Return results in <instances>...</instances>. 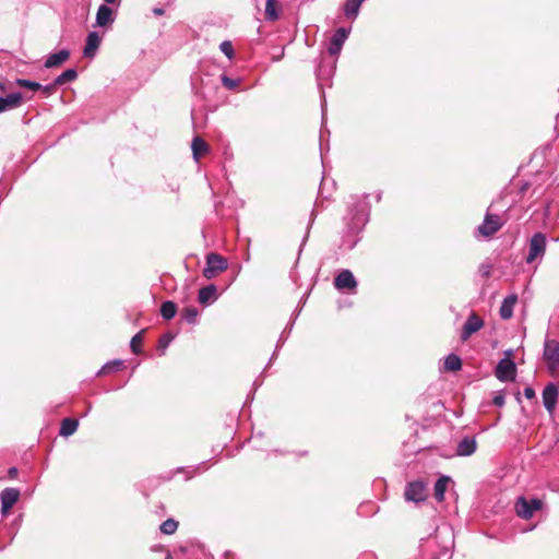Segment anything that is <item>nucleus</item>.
<instances>
[{
  "mask_svg": "<svg viewBox=\"0 0 559 559\" xmlns=\"http://www.w3.org/2000/svg\"><path fill=\"white\" fill-rule=\"evenodd\" d=\"M227 260L217 253H210L206 257V265L203 275L211 280L227 269Z\"/></svg>",
  "mask_w": 559,
  "mask_h": 559,
  "instance_id": "obj_3",
  "label": "nucleus"
},
{
  "mask_svg": "<svg viewBox=\"0 0 559 559\" xmlns=\"http://www.w3.org/2000/svg\"><path fill=\"white\" fill-rule=\"evenodd\" d=\"M219 49L229 59L231 60L235 56V52H234V48H233V44L231 41L229 40H224L221 45H219Z\"/></svg>",
  "mask_w": 559,
  "mask_h": 559,
  "instance_id": "obj_32",
  "label": "nucleus"
},
{
  "mask_svg": "<svg viewBox=\"0 0 559 559\" xmlns=\"http://www.w3.org/2000/svg\"><path fill=\"white\" fill-rule=\"evenodd\" d=\"M216 298V286L211 284L199 290L198 300L200 304L206 305Z\"/></svg>",
  "mask_w": 559,
  "mask_h": 559,
  "instance_id": "obj_20",
  "label": "nucleus"
},
{
  "mask_svg": "<svg viewBox=\"0 0 559 559\" xmlns=\"http://www.w3.org/2000/svg\"><path fill=\"white\" fill-rule=\"evenodd\" d=\"M177 306L173 301H164L160 306V314L165 320H170L176 316Z\"/></svg>",
  "mask_w": 559,
  "mask_h": 559,
  "instance_id": "obj_25",
  "label": "nucleus"
},
{
  "mask_svg": "<svg viewBox=\"0 0 559 559\" xmlns=\"http://www.w3.org/2000/svg\"><path fill=\"white\" fill-rule=\"evenodd\" d=\"M543 358L546 361L550 373L559 369V342L556 340H546L544 343Z\"/></svg>",
  "mask_w": 559,
  "mask_h": 559,
  "instance_id": "obj_1",
  "label": "nucleus"
},
{
  "mask_svg": "<svg viewBox=\"0 0 559 559\" xmlns=\"http://www.w3.org/2000/svg\"><path fill=\"white\" fill-rule=\"evenodd\" d=\"M191 150L194 160L198 162L209 151V145L200 136H195L192 140Z\"/></svg>",
  "mask_w": 559,
  "mask_h": 559,
  "instance_id": "obj_19",
  "label": "nucleus"
},
{
  "mask_svg": "<svg viewBox=\"0 0 559 559\" xmlns=\"http://www.w3.org/2000/svg\"><path fill=\"white\" fill-rule=\"evenodd\" d=\"M58 86V84H56V81H53V83L51 84H48V85H41V87L39 88V91L46 96H50L55 93L56 91V87Z\"/></svg>",
  "mask_w": 559,
  "mask_h": 559,
  "instance_id": "obj_35",
  "label": "nucleus"
},
{
  "mask_svg": "<svg viewBox=\"0 0 559 559\" xmlns=\"http://www.w3.org/2000/svg\"><path fill=\"white\" fill-rule=\"evenodd\" d=\"M171 340L173 337L170 335L163 336L160 340V346L167 347Z\"/></svg>",
  "mask_w": 559,
  "mask_h": 559,
  "instance_id": "obj_38",
  "label": "nucleus"
},
{
  "mask_svg": "<svg viewBox=\"0 0 559 559\" xmlns=\"http://www.w3.org/2000/svg\"><path fill=\"white\" fill-rule=\"evenodd\" d=\"M348 36V31L344 27L336 29L333 34L330 45L328 47V51L331 56H336L340 53L346 38Z\"/></svg>",
  "mask_w": 559,
  "mask_h": 559,
  "instance_id": "obj_9",
  "label": "nucleus"
},
{
  "mask_svg": "<svg viewBox=\"0 0 559 559\" xmlns=\"http://www.w3.org/2000/svg\"><path fill=\"white\" fill-rule=\"evenodd\" d=\"M462 368L461 358L455 354H450L444 359V369L448 371H457Z\"/></svg>",
  "mask_w": 559,
  "mask_h": 559,
  "instance_id": "obj_24",
  "label": "nucleus"
},
{
  "mask_svg": "<svg viewBox=\"0 0 559 559\" xmlns=\"http://www.w3.org/2000/svg\"><path fill=\"white\" fill-rule=\"evenodd\" d=\"M114 22V13L112 10L106 5H99L96 13V25L99 27H105Z\"/></svg>",
  "mask_w": 559,
  "mask_h": 559,
  "instance_id": "obj_16",
  "label": "nucleus"
},
{
  "mask_svg": "<svg viewBox=\"0 0 559 559\" xmlns=\"http://www.w3.org/2000/svg\"><path fill=\"white\" fill-rule=\"evenodd\" d=\"M518 301L516 295H509L507 296L500 307V317L503 320H508L513 316V308Z\"/></svg>",
  "mask_w": 559,
  "mask_h": 559,
  "instance_id": "obj_17",
  "label": "nucleus"
},
{
  "mask_svg": "<svg viewBox=\"0 0 559 559\" xmlns=\"http://www.w3.org/2000/svg\"><path fill=\"white\" fill-rule=\"evenodd\" d=\"M543 502L539 499L526 500L524 497H520L515 503L516 514L525 520L533 516L534 511L542 509Z\"/></svg>",
  "mask_w": 559,
  "mask_h": 559,
  "instance_id": "obj_4",
  "label": "nucleus"
},
{
  "mask_svg": "<svg viewBox=\"0 0 559 559\" xmlns=\"http://www.w3.org/2000/svg\"><path fill=\"white\" fill-rule=\"evenodd\" d=\"M484 325V322L483 320L475 313H472L464 326H463V330H462V333H461V338L462 341H466L467 338L471 337V335L475 332H477L478 330H480Z\"/></svg>",
  "mask_w": 559,
  "mask_h": 559,
  "instance_id": "obj_10",
  "label": "nucleus"
},
{
  "mask_svg": "<svg viewBox=\"0 0 559 559\" xmlns=\"http://www.w3.org/2000/svg\"><path fill=\"white\" fill-rule=\"evenodd\" d=\"M558 400V388L554 383H549L543 391V404L549 414H552Z\"/></svg>",
  "mask_w": 559,
  "mask_h": 559,
  "instance_id": "obj_8",
  "label": "nucleus"
},
{
  "mask_svg": "<svg viewBox=\"0 0 559 559\" xmlns=\"http://www.w3.org/2000/svg\"><path fill=\"white\" fill-rule=\"evenodd\" d=\"M365 0H347L344 7V13L349 19H355L359 8Z\"/></svg>",
  "mask_w": 559,
  "mask_h": 559,
  "instance_id": "obj_23",
  "label": "nucleus"
},
{
  "mask_svg": "<svg viewBox=\"0 0 559 559\" xmlns=\"http://www.w3.org/2000/svg\"><path fill=\"white\" fill-rule=\"evenodd\" d=\"M123 365V361L120 360V359H116L114 361H110V362H107L106 365L103 366V368L98 371V374H104V373H108L110 372L111 370L120 367Z\"/></svg>",
  "mask_w": 559,
  "mask_h": 559,
  "instance_id": "obj_33",
  "label": "nucleus"
},
{
  "mask_svg": "<svg viewBox=\"0 0 559 559\" xmlns=\"http://www.w3.org/2000/svg\"><path fill=\"white\" fill-rule=\"evenodd\" d=\"M222 83L223 85L228 88V90H234L238 86V81L237 80H234L231 78H228L226 75H223L222 76Z\"/></svg>",
  "mask_w": 559,
  "mask_h": 559,
  "instance_id": "obj_34",
  "label": "nucleus"
},
{
  "mask_svg": "<svg viewBox=\"0 0 559 559\" xmlns=\"http://www.w3.org/2000/svg\"><path fill=\"white\" fill-rule=\"evenodd\" d=\"M22 104V94L11 93L7 97H0V112L17 108Z\"/></svg>",
  "mask_w": 559,
  "mask_h": 559,
  "instance_id": "obj_13",
  "label": "nucleus"
},
{
  "mask_svg": "<svg viewBox=\"0 0 559 559\" xmlns=\"http://www.w3.org/2000/svg\"><path fill=\"white\" fill-rule=\"evenodd\" d=\"M451 478L449 476H441L435 484V498L437 501L442 502L444 500V492Z\"/></svg>",
  "mask_w": 559,
  "mask_h": 559,
  "instance_id": "obj_21",
  "label": "nucleus"
},
{
  "mask_svg": "<svg viewBox=\"0 0 559 559\" xmlns=\"http://www.w3.org/2000/svg\"><path fill=\"white\" fill-rule=\"evenodd\" d=\"M277 4V0H266L265 17L267 20L275 21L278 19Z\"/></svg>",
  "mask_w": 559,
  "mask_h": 559,
  "instance_id": "obj_26",
  "label": "nucleus"
},
{
  "mask_svg": "<svg viewBox=\"0 0 559 559\" xmlns=\"http://www.w3.org/2000/svg\"><path fill=\"white\" fill-rule=\"evenodd\" d=\"M20 491L15 488H5L1 491V510L7 513L19 500Z\"/></svg>",
  "mask_w": 559,
  "mask_h": 559,
  "instance_id": "obj_11",
  "label": "nucleus"
},
{
  "mask_svg": "<svg viewBox=\"0 0 559 559\" xmlns=\"http://www.w3.org/2000/svg\"><path fill=\"white\" fill-rule=\"evenodd\" d=\"M404 496L407 501L423 502L427 498V485L421 480L408 483Z\"/></svg>",
  "mask_w": 559,
  "mask_h": 559,
  "instance_id": "obj_6",
  "label": "nucleus"
},
{
  "mask_svg": "<svg viewBox=\"0 0 559 559\" xmlns=\"http://www.w3.org/2000/svg\"><path fill=\"white\" fill-rule=\"evenodd\" d=\"M78 78V73L74 69H68L56 78V84L63 85L67 82H72Z\"/></svg>",
  "mask_w": 559,
  "mask_h": 559,
  "instance_id": "obj_27",
  "label": "nucleus"
},
{
  "mask_svg": "<svg viewBox=\"0 0 559 559\" xmlns=\"http://www.w3.org/2000/svg\"><path fill=\"white\" fill-rule=\"evenodd\" d=\"M546 236L542 233H536L532 236L528 245V254L526 257L527 263H533L537 259H542L546 252Z\"/></svg>",
  "mask_w": 559,
  "mask_h": 559,
  "instance_id": "obj_2",
  "label": "nucleus"
},
{
  "mask_svg": "<svg viewBox=\"0 0 559 559\" xmlns=\"http://www.w3.org/2000/svg\"><path fill=\"white\" fill-rule=\"evenodd\" d=\"M516 373L515 364L508 358H503L496 367V377L503 382L513 381Z\"/></svg>",
  "mask_w": 559,
  "mask_h": 559,
  "instance_id": "obj_7",
  "label": "nucleus"
},
{
  "mask_svg": "<svg viewBox=\"0 0 559 559\" xmlns=\"http://www.w3.org/2000/svg\"><path fill=\"white\" fill-rule=\"evenodd\" d=\"M153 13L157 16L163 15L165 13L164 9L162 8H154Z\"/></svg>",
  "mask_w": 559,
  "mask_h": 559,
  "instance_id": "obj_40",
  "label": "nucleus"
},
{
  "mask_svg": "<svg viewBox=\"0 0 559 559\" xmlns=\"http://www.w3.org/2000/svg\"><path fill=\"white\" fill-rule=\"evenodd\" d=\"M199 311L195 307H187L181 316L188 323H195Z\"/></svg>",
  "mask_w": 559,
  "mask_h": 559,
  "instance_id": "obj_29",
  "label": "nucleus"
},
{
  "mask_svg": "<svg viewBox=\"0 0 559 559\" xmlns=\"http://www.w3.org/2000/svg\"><path fill=\"white\" fill-rule=\"evenodd\" d=\"M100 45V37L98 33L91 32L86 38V45L84 47L83 53L86 58H93L96 55V51Z\"/></svg>",
  "mask_w": 559,
  "mask_h": 559,
  "instance_id": "obj_15",
  "label": "nucleus"
},
{
  "mask_svg": "<svg viewBox=\"0 0 559 559\" xmlns=\"http://www.w3.org/2000/svg\"><path fill=\"white\" fill-rule=\"evenodd\" d=\"M143 342V331L142 332H139L136 333L132 338H131V342H130V347L132 349V352L134 354H139L140 353V346Z\"/></svg>",
  "mask_w": 559,
  "mask_h": 559,
  "instance_id": "obj_31",
  "label": "nucleus"
},
{
  "mask_svg": "<svg viewBox=\"0 0 559 559\" xmlns=\"http://www.w3.org/2000/svg\"><path fill=\"white\" fill-rule=\"evenodd\" d=\"M16 474H17V469H16L15 467H11V468L9 469V475H10L11 477H15V475H16Z\"/></svg>",
  "mask_w": 559,
  "mask_h": 559,
  "instance_id": "obj_41",
  "label": "nucleus"
},
{
  "mask_svg": "<svg viewBox=\"0 0 559 559\" xmlns=\"http://www.w3.org/2000/svg\"><path fill=\"white\" fill-rule=\"evenodd\" d=\"M15 83H16V85H19L21 87H26L32 91H39V88L41 87V84L34 82V81L25 80V79H17L15 81Z\"/></svg>",
  "mask_w": 559,
  "mask_h": 559,
  "instance_id": "obj_30",
  "label": "nucleus"
},
{
  "mask_svg": "<svg viewBox=\"0 0 559 559\" xmlns=\"http://www.w3.org/2000/svg\"><path fill=\"white\" fill-rule=\"evenodd\" d=\"M165 559H173V557H171V555H170V554H168V555L165 557Z\"/></svg>",
  "mask_w": 559,
  "mask_h": 559,
  "instance_id": "obj_42",
  "label": "nucleus"
},
{
  "mask_svg": "<svg viewBox=\"0 0 559 559\" xmlns=\"http://www.w3.org/2000/svg\"><path fill=\"white\" fill-rule=\"evenodd\" d=\"M70 57V51L67 49L59 50L56 53H51L45 61V67L50 69L62 64Z\"/></svg>",
  "mask_w": 559,
  "mask_h": 559,
  "instance_id": "obj_18",
  "label": "nucleus"
},
{
  "mask_svg": "<svg viewBox=\"0 0 559 559\" xmlns=\"http://www.w3.org/2000/svg\"><path fill=\"white\" fill-rule=\"evenodd\" d=\"M502 225L503 222L500 216L487 213L483 224L477 227V234L483 237H490L496 234Z\"/></svg>",
  "mask_w": 559,
  "mask_h": 559,
  "instance_id": "obj_5",
  "label": "nucleus"
},
{
  "mask_svg": "<svg viewBox=\"0 0 559 559\" xmlns=\"http://www.w3.org/2000/svg\"><path fill=\"white\" fill-rule=\"evenodd\" d=\"M492 403H493L496 406H498V407L503 406V405H504V396H503L501 393L497 394V395L493 397Z\"/></svg>",
  "mask_w": 559,
  "mask_h": 559,
  "instance_id": "obj_36",
  "label": "nucleus"
},
{
  "mask_svg": "<svg viewBox=\"0 0 559 559\" xmlns=\"http://www.w3.org/2000/svg\"><path fill=\"white\" fill-rule=\"evenodd\" d=\"M483 276H489L490 274V266L489 265H481L479 269Z\"/></svg>",
  "mask_w": 559,
  "mask_h": 559,
  "instance_id": "obj_39",
  "label": "nucleus"
},
{
  "mask_svg": "<svg viewBox=\"0 0 559 559\" xmlns=\"http://www.w3.org/2000/svg\"><path fill=\"white\" fill-rule=\"evenodd\" d=\"M477 449V442L473 437L463 438L456 448V454L460 456L472 455Z\"/></svg>",
  "mask_w": 559,
  "mask_h": 559,
  "instance_id": "obj_14",
  "label": "nucleus"
},
{
  "mask_svg": "<svg viewBox=\"0 0 559 559\" xmlns=\"http://www.w3.org/2000/svg\"><path fill=\"white\" fill-rule=\"evenodd\" d=\"M524 396L527 399V400H532L535 397V391L533 388L531 386H527L524 389Z\"/></svg>",
  "mask_w": 559,
  "mask_h": 559,
  "instance_id": "obj_37",
  "label": "nucleus"
},
{
  "mask_svg": "<svg viewBox=\"0 0 559 559\" xmlns=\"http://www.w3.org/2000/svg\"><path fill=\"white\" fill-rule=\"evenodd\" d=\"M178 528V522L175 521L174 519H168L166 521H164L159 527L160 532L166 534V535H171L174 534Z\"/></svg>",
  "mask_w": 559,
  "mask_h": 559,
  "instance_id": "obj_28",
  "label": "nucleus"
},
{
  "mask_svg": "<svg viewBox=\"0 0 559 559\" xmlns=\"http://www.w3.org/2000/svg\"><path fill=\"white\" fill-rule=\"evenodd\" d=\"M78 426H79V421L76 419L64 418L61 421L60 436H63V437L72 436L76 431Z\"/></svg>",
  "mask_w": 559,
  "mask_h": 559,
  "instance_id": "obj_22",
  "label": "nucleus"
},
{
  "mask_svg": "<svg viewBox=\"0 0 559 559\" xmlns=\"http://www.w3.org/2000/svg\"><path fill=\"white\" fill-rule=\"evenodd\" d=\"M334 286L337 289H354L357 286V282L353 273L348 270H343L334 280Z\"/></svg>",
  "mask_w": 559,
  "mask_h": 559,
  "instance_id": "obj_12",
  "label": "nucleus"
},
{
  "mask_svg": "<svg viewBox=\"0 0 559 559\" xmlns=\"http://www.w3.org/2000/svg\"><path fill=\"white\" fill-rule=\"evenodd\" d=\"M0 88H1V90H4V87H3V85H2V84H0Z\"/></svg>",
  "mask_w": 559,
  "mask_h": 559,
  "instance_id": "obj_43",
  "label": "nucleus"
}]
</instances>
